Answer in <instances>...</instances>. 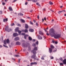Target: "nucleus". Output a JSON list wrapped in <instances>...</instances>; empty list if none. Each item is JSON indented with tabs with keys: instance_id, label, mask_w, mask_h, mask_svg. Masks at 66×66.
<instances>
[{
	"instance_id": "nucleus-1",
	"label": "nucleus",
	"mask_w": 66,
	"mask_h": 66,
	"mask_svg": "<svg viewBox=\"0 0 66 66\" xmlns=\"http://www.w3.org/2000/svg\"><path fill=\"white\" fill-rule=\"evenodd\" d=\"M34 50L31 51L32 52L34 55L31 56V58H33L34 60H36L37 57L36 56V52L35 51H37L38 50L37 47H35L33 49Z\"/></svg>"
},
{
	"instance_id": "nucleus-2",
	"label": "nucleus",
	"mask_w": 66,
	"mask_h": 66,
	"mask_svg": "<svg viewBox=\"0 0 66 66\" xmlns=\"http://www.w3.org/2000/svg\"><path fill=\"white\" fill-rule=\"evenodd\" d=\"M54 37L55 38L57 39V38H60L61 37V35L59 34L55 35H54Z\"/></svg>"
},
{
	"instance_id": "nucleus-3",
	"label": "nucleus",
	"mask_w": 66,
	"mask_h": 66,
	"mask_svg": "<svg viewBox=\"0 0 66 66\" xmlns=\"http://www.w3.org/2000/svg\"><path fill=\"white\" fill-rule=\"evenodd\" d=\"M49 32L50 33H53L54 34V30L53 29H51L49 30Z\"/></svg>"
},
{
	"instance_id": "nucleus-4",
	"label": "nucleus",
	"mask_w": 66,
	"mask_h": 66,
	"mask_svg": "<svg viewBox=\"0 0 66 66\" xmlns=\"http://www.w3.org/2000/svg\"><path fill=\"white\" fill-rule=\"evenodd\" d=\"M28 46V45L27 44H24V43H23L22 44V47H27Z\"/></svg>"
},
{
	"instance_id": "nucleus-5",
	"label": "nucleus",
	"mask_w": 66,
	"mask_h": 66,
	"mask_svg": "<svg viewBox=\"0 0 66 66\" xmlns=\"http://www.w3.org/2000/svg\"><path fill=\"white\" fill-rule=\"evenodd\" d=\"M22 32H24L25 33H28V30L27 29H26L24 30H22Z\"/></svg>"
},
{
	"instance_id": "nucleus-6",
	"label": "nucleus",
	"mask_w": 66,
	"mask_h": 66,
	"mask_svg": "<svg viewBox=\"0 0 66 66\" xmlns=\"http://www.w3.org/2000/svg\"><path fill=\"white\" fill-rule=\"evenodd\" d=\"M18 34L17 33H14L13 34V37H16V36H18Z\"/></svg>"
},
{
	"instance_id": "nucleus-7",
	"label": "nucleus",
	"mask_w": 66,
	"mask_h": 66,
	"mask_svg": "<svg viewBox=\"0 0 66 66\" xmlns=\"http://www.w3.org/2000/svg\"><path fill=\"white\" fill-rule=\"evenodd\" d=\"M31 1L34 2H36L37 1H39V0H27L28 1Z\"/></svg>"
},
{
	"instance_id": "nucleus-8",
	"label": "nucleus",
	"mask_w": 66,
	"mask_h": 66,
	"mask_svg": "<svg viewBox=\"0 0 66 66\" xmlns=\"http://www.w3.org/2000/svg\"><path fill=\"white\" fill-rule=\"evenodd\" d=\"M49 52L51 53L52 52V49L51 48H50L49 49Z\"/></svg>"
},
{
	"instance_id": "nucleus-9",
	"label": "nucleus",
	"mask_w": 66,
	"mask_h": 66,
	"mask_svg": "<svg viewBox=\"0 0 66 66\" xmlns=\"http://www.w3.org/2000/svg\"><path fill=\"white\" fill-rule=\"evenodd\" d=\"M15 41H17V40H19V38L18 37H16L14 39Z\"/></svg>"
},
{
	"instance_id": "nucleus-10",
	"label": "nucleus",
	"mask_w": 66,
	"mask_h": 66,
	"mask_svg": "<svg viewBox=\"0 0 66 66\" xmlns=\"http://www.w3.org/2000/svg\"><path fill=\"white\" fill-rule=\"evenodd\" d=\"M37 36H38V39H42V37L41 36H40L39 35H37Z\"/></svg>"
},
{
	"instance_id": "nucleus-11",
	"label": "nucleus",
	"mask_w": 66,
	"mask_h": 66,
	"mask_svg": "<svg viewBox=\"0 0 66 66\" xmlns=\"http://www.w3.org/2000/svg\"><path fill=\"white\" fill-rule=\"evenodd\" d=\"M39 34L40 35H43L44 34V33L43 32H42L41 31H39Z\"/></svg>"
},
{
	"instance_id": "nucleus-12",
	"label": "nucleus",
	"mask_w": 66,
	"mask_h": 66,
	"mask_svg": "<svg viewBox=\"0 0 66 66\" xmlns=\"http://www.w3.org/2000/svg\"><path fill=\"white\" fill-rule=\"evenodd\" d=\"M34 64H37V62H31L30 63L31 65H33Z\"/></svg>"
},
{
	"instance_id": "nucleus-13",
	"label": "nucleus",
	"mask_w": 66,
	"mask_h": 66,
	"mask_svg": "<svg viewBox=\"0 0 66 66\" xmlns=\"http://www.w3.org/2000/svg\"><path fill=\"white\" fill-rule=\"evenodd\" d=\"M19 30V28L16 27L15 29V32H18Z\"/></svg>"
},
{
	"instance_id": "nucleus-14",
	"label": "nucleus",
	"mask_w": 66,
	"mask_h": 66,
	"mask_svg": "<svg viewBox=\"0 0 66 66\" xmlns=\"http://www.w3.org/2000/svg\"><path fill=\"white\" fill-rule=\"evenodd\" d=\"M21 43L19 42H17L16 43V44L17 45H20Z\"/></svg>"
},
{
	"instance_id": "nucleus-15",
	"label": "nucleus",
	"mask_w": 66,
	"mask_h": 66,
	"mask_svg": "<svg viewBox=\"0 0 66 66\" xmlns=\"http://www.w3.org/2000/svg\"><path fill=\"white\" fill-rule=\"evenodd\" d=\"M63 63L64 64H66V59H65L63 60Z\"/></svg>"
},
{
	"instance_id": "nucleus-16",
	"label": "nucleus",
	"mask_w": 66,
	"mask_h": 66,
	"mask_svg": "<svg viewBox=\"0 0 66 66\" xmlns=\"http://www.w3.org/2000/svg\"><path fill=\"white\" fill-rule=\"evenodd\" d=\"M4 22H5L6 21H8V20L7 18H6V19H4L3 20Z\"/></svg>"
},
{
	"instance_id": "nucleus-17",
	"label": "nucleus",
	"mask_w": 66,
	"mask_h": 66,
	"mask_svg": "<svg viewBox=\"0 0 66 66\" xmlns=\"http://www.w3.org/2000/svg\"><path fill=\"white\" fill-rule=\"evenodd\" d=\"M29 31L31 32H34V29H30L29 30Z\"/></svg>"
},
{
	"instance_id": "nucleus-18",
	"label": "nucleus",
	"mask_w": 66,
	"mask_h": 66,
	"mask_svg": "<svg viewBox=\"0 0 66 66\" xmlns=\"http://www.w3.org/2000/svg\"><path fill=\"white\" fill-rule=\"evenodd\" d=\"M25 28L26 29H28L29 28V26L27 24H26L25 25Z\"/></svg>"
},
{
	"instance_id": "nucleus-19",
	"label": "nucleus",
	"mask_w": 66,
	"mask_h": 66,
	"mask_svg": "<svg viewBox=\"0 0 66 66\" xmlns=\"http://www.w3.org/2000/svg\"><path fill=\"white\" fill-rule=\"evenodd\" d=\"M28 39L29 40H30V41H31V40H32V38L31 37H28Z\"/></svg>"
},
{
	"instance_id": "nucleus-20",
	"label": "nucleus",
	"mask_w": 66,
	"mask_h": 66,
	"mask_svg": "<svg viewBox=\"0 0 66 66\" xmlns=\"http://www.w3.org/2000/svg\"><path fill=\"white\" fill-rule=\"evenodd\" d=\"M6 42L7 44H10V40H9V39H7Z\"/></svg>"
},
{
	"instance_id": "nucleus-21",
	"label": "nucleus",
	"mask_w": 66,
	"mask_h": 66,
	"mask_svg": "<svg viewBox=\"0 0 66 66\" xmlns=\"http://www.w3.org/2000/svg\"><path fill=\"white\" fill-rule=\"evenodd\" d=\"M51 48L52 49H54V47L53 45H51Z\"/></svg>"
},
{
	"instance_id": "nucleus-22",
	"label": "nucleus",
	"mask_w": 66,
	"mask_h": 66,
	"mask_svg": "<svg viewBox=\"0 0 66 66\" xmlns=\"http://www.w3.org/2000/svg\"><path fill=\"white\" fill-rule=\"evenodd\" d=\"M18 15L19 16H23V14L22 13H19L18 14Z\"/></svg>"
},
{
	"instance_id": "nucleus-23",
	"label": "nucleus",
	"mask_w": 66,
	"mask_h": 66,
	"mask_svg": "<svg viewBox=\"0 0 66 66\" xmlns=\"http://www.w3.org/2000/svg\"><path fill=\"white\" fill-rule=\"evenodd\" d=\"M21 21L22 22V23H24V22H25V21H24V20L22 19H21Z\"/></svg>"
},
{
	"instance_id": "nucleus-24",
	"label": "nucleus",
	"mask_w": 66,
	"mask_h": 66,
	"mask_svg": "<svg viewBox=\"0 0 66 66\" xmlns=\"http://www.w3.org/2000/svg\"><path fill=\"white\" fill-rule=\"evenodd\" d=\"M9 9L10 10V11H13V9H12V7H9Z\"/></svg>"
},
{
	"instance_id": "nucleus-25",
	"label": "nucleus",
	"mask_w": 66,
	"mask_h": 66,
	"mask_svg": "<svg viewBox=\"0 0 66 66\" xmlns=\"http://www.w3.org/2000/svg\"><path fill=\"white\" fill-rule=\"evenodd\" d=\"M9 28L8 27H6L5 28V30L6 31H7L9 29Z\"/></svg>"
},
{
	"instance_id": "nucleus-26",
	"label": "nucleus",
	"mask_w": 66,
	"mask_h": 66,
	"mask_svg": "<svg viewBox=\"0 0 66 66\" xmlns=\"http://www.w3.org/2000/svg\"><path fill=\"white\" fill-rule=\"evenodd\" d=\"M16 25L18 26H19V27H21V25H20L19 23H16Z\"/></svg>"
},
{
	"instance_id": "nucleus-27",
	"label": "nucleus",
	"mask_w": 66,
	"mask_h": 66,
	"mask_svg": "<svg viewBox=\"0 0 66 66\" xmlns=\"http://www.w3.org/2000/svg\"><path fill=\"white\" fill-rule=\"evenodd\" d=\"M33 46H34V47H36V44L35 43H34L32 44Z\"/></svg>"
},
{
	"instance_id": "nucleus-28",
	"label": "nucleus",
	"mask_w": 66,
	"mask_h": 66,
	"mask_svg": "<svg viewBox=\"0 0 66 66\" xmlns=\"http://www.w3.org/2000/svg\"><path fill=\"white\" fill-rule=\"evenodd\" d=\"M18 32L19 33V34H20L21 33V31H20V30H19L18 31Z\"/></svg>"
},
{
	"instance_id": "nucleus-29",
	"label": "nucleus",
	"mask_w": 66,
	"mask_h": 66,
	"mask_svg": "<svg viewBox=\"0 0 66 66\" xmlns=\"http://www.w3.org/2000/svg\"><path fill=\"white\" fill-rule=\"evenodd\" d=\"M57 51V49H56V48H55V50H54L53 51V52H56V51Z\"/></svg>"
},
{
	"instance_id": "nucleus-30",
	"label": "nucleus",
	"mask_w": 66,
	"mask_h": 66,
	"mask_svg": "<svg viewBox=\"0 0 66 66\" xmlns=\"http://www.w3.org/2000/svg\"><path fill=\"white\" fill-rule=\"evenodd\" d=\"M49 3L50 5H52V4H53V3H52V2H50Z\"/></svg>"
},
{
	"instance_id": "nucleus-31",
	"label": "nucleus",
	"mask_w": 66,
	"mask_h": 66,
	"mask_svg": "<svg viewBox=\"0 0 66 66\" xmlns=\"http://www.w3.org/2000/svg\"><path fill=\"white\" fill-rule=\"evenodd\" d=\"M6 41L5 40H4V44H5V45H6Z\"/></svg>"
},
{
	"instance_id": "nucleus-32",
	"label": "nucleus",
	"mask_w": 66,
	"mask_h": 66,
	"mask_svg": "<svg viewBox=\"0 0 66 66\" xmlns=\"http://www.w3.org/2000/svg\"><path fill=\"white\" fill-rule=\"evenodd\" d=\"M36 4L38 6H40V5L39 4V3H36Z\"/></svg>"
},
{
	"instance_id": "nucleus-33",
	"label": "nucleus",
	"mask_w": 66,
	"mask_h": 66,
	"mask_svg": "<svg viewBox=\"0 0 66 66\" xmlns=\"http://www.w3.org/2000/svg\"><path fill=\"white\" fill-rule=\"evenodd\" d=\"M27 36V35H25L24 36V39H26V36Z\"/></svg>"
},
{
	"instance_id": "nucleus-34",
	"label": "nucleus",
	"mask_w": 66,
	"mask_h": 66,
	"mask_svg": "<svg viewBox=\"0 0 66 66\" xmlns=\"http://www.w3.org/2000/svg\"><path fill=\"white\" fill-rule=\"evenodd\" d=\"M18 0H14L12 2V3H14V2H16Z\"/></svg>"
},
{
	"instance_id": "nucleus-35",
	"label": "nucleus",
	"mask_w": 66,
	"mask_h": 66,
	"mask_svg": "<svg viewBox=\"0 0 66 66\" xmlns=\"http://www.w3.org/2000/svg\"><path fill=\"white\" fill-rule=\"evenodd\" d=\"M7 31L8 32H10L11 31V29H9L8 30H7Z\"/></svg>"
},
{
	"instance_id": "nucleus-36",
	"label": "nucleus",
	"mask_w": 66,
	"mask_h": 66,
	"mask_svg": "<svg viewBox=\"0 0 66 66\" xmlns=\"http://www.w3.org/2000/svg\"><path fill=\"white\" fill-rule=\"evenodd\" d=\"M30 24H33V23L32 22H31V21H30Z\"/></svg>"
},
{
	"instance_id": "nucleus-37",
	"label": "nucleus",
	"mask_w": 66,
	"mask_h": 66,
	"mask_svg": "<svg viewBox=\"0 0 66 66\" xmlns=\"http://www.w3.org/2000/svg\"><path fill=\"white\" fill-rule=\"evenodd\" d=\"M36 45H38V42L37 41L36 43Z\"/></svg>"
},
{
	"instance_id": "nucleus-38",
	"label": "nucleus",
	"mask_w": 66,
	"mask_h": 66,
	"mask_svg": "<svg viewBox=\"0 0 66 66\" xmlns=\"http://www.w3.org/2000/svg\"><path fill=\"white\" fill-rule=\"evenodd\" d=\"M50 58H51V59H53L54 58L53 57V56H51V57H50Z\"/></svg>"
},
{
	"instance_id": "nucleus-39",
	"label": "nucleus",
	"mask_w": 66,
	"mask_h": 66,
	"mask_svg": "<svg viewBox=\"0 0 66 66\" xmlns=\"http://www.w3.org/2000/svg\"><path fill=\"white\" fill-rule=\"evenodd\" d=\"M64 65V64L63 63H60V65Z\"/></svg>"
},
{
	"instance_id": "nucleus-40",
	"label": "nucleus",
	"mask_w": 66,
	"mask_h": 66,
	"mask_svg": "<svg viewBox=\"0 0 66 66\" xmlns=\"http://www.w3.org/2000/svg\"><path fill=\"white\" fill-rule=\"evenodd\" d=\"M44 19L45 21H46V20H47V19H46V17H44Z\"/></svg>"
},
{
	"instance_id": "nucleus-41",
	"label": "nucleus",
	"mask_w": 66,
	"mask_h": 66,
	"mask_svg": "<svg viewBox=\"0 0 66 66\" xmlns=\"http://www.w3.org/2000/svg\"><path fill=\"white\" fill-rule=\"evenodd\" d=\"M60 60L61 61H63V59H62V58H60Z\"/></svg>"
},
{
	"instance_id": "nucleus-42",
	"label": "nucleus",
	"mask_w": 66,
	"mask_h": 66,
	"mask_svg": "<svg viewBox=\"0 0 66 66\" xmlns=\"http://www.w3.org/2000/svg\"><path fill=\"white\" fill-rule=\"evenodd\" d=\"M11 26H14V23H13L12 24H11Z\"/></svg>"
},
{
	"instance_id": "nucleus-43",
	"label": "nucleus",
	"mask_w": 66,
	"mask_h": 66,
	"mask_svg": "<svg viewBox=\"0 0 66 66\" xmlns=\"http://www.w3.org/2000/svg\"><path fill=\"white\" fill-rule=\"evenodd\" d=\"M4 47H6V48H8V47L7 46H5L4 45H3Z\"/></svg>"
},
{
	"instance_id": "nucleus-44",
	"label": "nucleus",
	"mask_w": 66,
	"mask_h": 66,
	"mask_svg": "<svg viewBox=\"0 0 66 66\" xmlns=\"http://www.w3.org/2000/svg\"><path fill=\"white\" fill-rule=\"evenodd\" d=\"M25 34V33H24L22 34V35H24Z\"/></svg>"
},
{
	"instance_id": "nucleus-45",
	"label": "nucleus",
	"mask_w": 66,
	"mask_h": 66,
	"mask_svg": "<svg viewBox=\"0 0 66 66\" xmlns=\"http://www.w3.org/2000/svg\"><path fill=\"white\" fill-rule=\"evenodd\" d=\"M59 12H60V13H62V12H63V11L62 10L61 11H60Z\"/></svg>"
},
{
	"instance_id": "nucleus-46",
	"label": "nucleus",
	"mask_w": 66,
	"mask_h": 66,
	"mask_svg": "<svg viewBox=\"0 0 66 66\" xmlns=\"http://www.w3.org/2000/svg\"><path fill=\"white\" fill-rule=\"evenodd\" d=\"M5 3H3V5H5Z\"/></svg>"
},
{
	"instance_id": "nucleus-47",
	"label": "nucleus",
	"mask_w": 66,
	"mask_h": 66,
	"mask_svg": "<svg viewBox=\"0 0 66 66\" xmlns=\"http://www.w3.org/2000/svg\"><path fill=\"white\" fill-rule=\"evenodd\" d=\"M41 59L42 60H44V58L43 57H42L41 58Z\"/></svg>"
},
{
	"instance_id": "nucleus-48",
	"label": "nucleus",
	"mask_w": 66,
	"mask_h": 66,
	"mask_svg": "<svg viewBox=\"0 0 66 66\" xmlns=\"http://www.w3.org/2000/svg\"><path fill=\"white\" fill-rule=\"evenodd\" d=\"M15 56L16 57H18V56H19V55H15Z\"/></svg>"
},
{
	"instance_id": "nucleus-49",
	"label": "nucleus",
	"mask_w": 66,
	"mask_h": 66,
	"mask_svg": "<svg viewBox=\"0 0 66 66\" xmlns=\"http://www.w3.org/2000/svg\"><path fill=\"white\" fill-rule=\"evenodd\" d=\"M36 26H38V23H36Z\"/></svg>"
},
{
	"instance_id": "nucleus-50",
	"label": "nucleus",
	"mask_w": 66,
	"mask_h": 66,
	"mask_svg": "<svg viewBox=\"0 0 66 66\" xmlns=\"http://www.w3.org/2000/svg\"><path fill=\"white\" fill-rule=\"evenodd\" d=\"M35 39H33L32 40V42H35Z\"/></svg>"
},
{
	"instance_id": "nucleus-51",
	"label": "nucleus",
	"mask_w": 66,
	"mask_h": 66,
	"mask_svg": "<svg viewBox=\"0 0 66 66\" xmlns=\"http://www.w3.org/2000/svg\"><path fill=\"white\" fill-rule=\"evenodd\" d=\"M0 13L1 14H2V11H0Z\"/></svg>"
},
{
	"instance_id": "nucleus-52",
	"label": "nucleus",
	"mask_w": 66,
	"mask_h": 66,
	"mask_svg": "<svg viewBox=\"0 0 66 66\" xmlns=\"http://www.w3.org/2000/svg\"><path fill=\"white\" fill-rule=\"evenodd\" d=\"M20 59H19L18 60V63H20Z\"/></svg>"
},
{
	"instance_id": "nucleus-53",
	"label": "nucleus",
	"mask_w": 66,
	"mask_h": 66,
	"mask_svg": "<svg viewBox=\"0 0 66 66\" xmlns=\"http://www.w3.org/2000/svg\"><path fill=\"white\" fill-rule=\"evenodd\" d=\"M44 30L45 31V32H47V30H46L45 29H44Z\"/></svg>"
},
{
	"instance_id": "nucleus-54",
	"label": "nucleus",
	"mask_w": 66,
	"mask_h": 66,
	"mask_svg": "<svg viewBox=\"0 0 66 66\" xmlns=\"http://www.w3.org/2000/svg\"><path fill=\"white\" fill-rule=\"evenodd\" d=\"M55 43L56 44H57V42H55Z\"/></svg>"
},
{
	"instance_id": "nucleus-55",
	"label": "nucleus",
	"mask_w": 66,
	"mask_h": 66,
	"mask_svg": "<svg viewBox=\"0 0 66 66\" xmlns=\"http://www.w3.org/2000/svg\"><path fill=\"white\" fill-rule=\"evenodd\" d=\"M37 18H38V19H39V15H38L37 16Z\"/></svg>"
},
{
	"instance_id": "nucleus-56",
	"label": "nucleus",
	"mask_w": 66,
	"mask_h": 66,
	"mask_svg": "<svg viewBox=\"0 0 66 66\" xmlns=\"http://www.w3.org/2000/svg\"><path fill=\"white\" fill-rule=\"evenodd\" d=\"M27 4H28V3L27 2H26L25 3V5H27Z\"/></svg>"
},
{
	"instance_id": "nucleus-57",
	"label": "nucleus",
	"mask_w": 66,
	"mask_h": 66,
	"mask_svg": "<svg viewBox=\"0 0 66 66\" xmlns=\"http://www.w3.org/2000/svg\"><path fill=\"white\" fill-rule=\"evenodd\" d=\"M33 21L34 22H36V21H35V20H34Z\"/></svg>"
},
{
	"instance_id": "nucleus-58",
	"label": "nucleus",
	"mask_w": 66,
	"mask_h": 66,
	"mask_svg": "<svg viewBox=\"0 0 66 66\" xmlns=\"http://www.w3.org/2000/svg\"><path fill=\"white\" fill-rule=\"evenodd\" d=\"M2 46L1 45H0V48H2Z\"/></svg>"
},
{
	"instance_id": "nucleus-59",
	"label": "nucleus",
	"mask_w": 66,
	"mask_h": 66,
	"mask_svg": "<svg viewBox=\"0 0 66 66\" xmlns=\"http://www.w3.org/2000/svg\"><path fill=\"white\" fill-rule=\"evenodd\" d=\"M61 13L60 12V11H59L58 12V14H61Z\"/></svg>"
},
{
	"instance_id": "nucleus-60",
	"label": "nucleus",
	"mask_w": 66,
	"mask_h": 66,
	"mask_svg": "<svg viewBox=\"0 0 66 66\" xmlns=\"http://www.w3.org/2000/svg\"><path fill=\"white\" fill-rule=\"evenodd\" d=\"M46 35H48V36L49 35V34H48V33H46Z\"/></svg>"
},
{
	"instance_id": "nucleus-61",
	"label": "nucleus",
	"mask_w": 66,
	"mask_h": 66,
	"mask_svg": "<svg viewBox=\"0 0 66 66\" xmlns=\"http://www.w3.org/2000/svg\"><path fill=\"white\" fill-rule=\"evenodd\" d=\"M37 61H39V59H37Z\"/></svg>"
},
{
	"instance_id": "nucleus-62",
	"label": "nucleus",
	"mask_w": 66,
	"mask_h": 66,
	"mask_svg": "<svg viewBox=\"0 0 66 66\" xmlns=\"http://www.w3.org/2000/svg\"><path fill=\"white\" fill-rule=\"evenodd\" d=\"M42 20L43 22H44V19H42Z\"/></svg>"
},
{
	"instance_id": "nucleus-63",
	"label": "nucleus",
	"mask_w": 66,
	"mask_h": 66,
	"mask_svg": "<svg viewBox=\"0 0 66 66\" xmlns=\"http://www.w3.org/2000/svg\"><path fill=\"white\" fill-rule=\"evenodd\" d=\"M52 43H54L55 42H54V41H53H53H52Z\"/></svg>"
},
{
	"instance_id": "nucleus-64",
	"label": "nucleus",
	"mask_w": 66,
	"mask_h": 66,
	"mask_svg": "<svg viewBox=\"0 0 66 66\" xmlns=\"http://www.w3.org/2000/svg\"><path fill=\"white\" fill-rule=\"evenodd\" d=\"M64 16H66V14H64Z\"/></svg>"
}]
</instances>
